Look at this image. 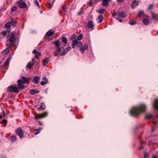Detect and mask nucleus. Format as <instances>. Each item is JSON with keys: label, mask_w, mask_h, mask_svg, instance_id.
Segmentation results:
<instances>
[{"label": "nucleus", "mask_w": 158, "mask_h": 158, "mask_svg": "<svg viewBox=\"0 0 158 158\" xmlns=\"http://www.w3.org/2000/svg\"><path fill=\"white\" fill-rule=\"evenodd\" d=\"M151 143H149V145H150Z\"/></svg>", "instance_id": "nucleus-62"}, {"label": "nucleus", "mask_w": 158, "mask_h": 158, "mask_svg": "<svg viewBox=\"0 0 158 158\" xmlns=\"http://www.w3.org/2000/svg\"><path fill=\"white\" fill-rule=\"evenodd\" d=\"M146 105L143 103L141 104L139 106L132 108L130 111L131 115L136 116L141 112H144L146 110Z\"/></svg>", "instance_id": "nucleus-1"}, {"label": "nucleus", "mask_w": 158, "mask_h": 158, "mask_svg": "<svg viewBox=\"0 0 158 158\" xmlns=\"http://www.w3.org/2000/svg\"><path fill=\"white\" fill-rule=\"evenodd\" d=\"M116 20H118L120 22H121L122 21V20L118 18H116Z\"/></svg>", "instance_id": "nucleus-52"}, {"label": "nucleus", "mask_w": 158, "mask_h": 158, "mask_svg": "<svg viewBox=\"0 0 158 158\" xmlns=\"http://www.w3.org/2000/svg\"><path fill=\"white\" fill-rule=\"evenodd\" d=\"M21 82L23 84H29L30 81L29 79L25 77H22L21 79Z\"/></svg>", "instance_id": "nucleus-11"}, {"label": "nucleus", "mask_w": 158, "mask_h": 158, "mask_svg": "<svg viewBox=\"0 0 158 158\" xmlns=\"http://www.w3.org/2000/svg\"><path fill=\"white\" fill-rule=\"evenodd\" d=\"M2 118V116L1 115H0V119Z\"/></svg>", "instance_id": "nucleus-59"}, {"label": "nucleus", "mask_w": 158, "mask_h": 158, "mask_svg": "<svg viewBox=\"0 0 158 158\" xmlns=\"http://www.w3.org/2000/svg\"><path fill=\"white\" fill-rule=\"evenodd\" d=\"M49 61V59L48 58H46L44 59L43 62V64L44 66H45L48 64Z\"/></svg>", "instance_id": "nucleus-21"}, {"label": "nucleus", "mask_w": 158, "mask_h": 158, "mask_svg": "<svg viewBox=\"0 0 158 158\" xmlns=\"http://www.w3.org/2000/svg\"><path fill=\"white\" fill-rule=\"evenodd\" d=\"M62 50H63L64 51L63 52L60 53V56H64L66 54V52L64 51V48L60 47L59 46L57 47L56 51L58 52H60Z\"/></svg>", "instance_id": "nucleus-10"}, {"label": "nucleus", "mask_w": 158, "mask_h": 158, "mask_svg": "<svg viewBox=\"0 0 158 158\" xmlns=\"http://www.w3.org/2000/svg\"><path fill=\"white\" fill-rule=\"evenodd\" d=\"M46 106L44 103H42L40 105V109L43 110L45 108Z\"/></svg>", "instance_id": "nucleus-35"}, {"label": "nucleus", "mask_w": 158, "mask_h": 158, "mask_svg": "<svg viewBox=\"0 0 158 158\" xmlns=\"http://www.w3.org/2000/svg\"><path fill=\"white\" fill-rule=\"evenodd\" d=\"M30 93L31 94H38L39 93V91L36 89H31L30 90Z\"/></svg>", "instance_id": "nucleus-25"}, {"label": "nucleus", "mask_w": 158, "mask_h": 158, "mask_svg": "<svg viewBox=\"0 0 158 158\" xmlns=\"http://www.w3.org/2000/svg\"><path fill=\"white\" fill-rule=\"evenodd\" d=\"M34 3L35 5H36L37 6H38L39 7V3L38 2L37 0H35L34 1Z\"/></svg>", "instance_id": "nucleus-38"}, {"label": "nucleus", "mask_w": 158, "mask_h": 158, "mask_svg": "<svg viewBox=\"0 0 158 158\" xmlns=\"http://www.w3.org/2000/svg\"><path fill=\"white\" fill-rule=\"evenodd\" d=\"M118 16L124 18L126 16L124 12L118 11Z\"/></svg>", "instance_id": "nucleus-20"}, {"label": "nucleus", "mask_w": 158, "mask_h": 158, "mask_svg": "<svg viewBox=\"0 0 158 158\" xmlns=\"http://www.w3.org/2000/svg\"><path fill=\"white\" fill-rule=\"evenodd\" d=\"M154 129H152V131L153 132L154 131Z\"/></svg>", "instance_id": "nucleus-60"}, {"label": "nucleus", "mask_w": 158, "mask_h": 158, "mask_svg": "<svg viewBox=\"0 0 158 158\" xmlns=\"http://www.w3.org/2000/svg\"><path fill=\"white\" fill-rule=\"evenodd\" d=\"M15 43V35L14 33L12 32L6 41V45L7 46L10 47H12Z\"/></svg>", "instance_id": "nucleus-3"}, {"label": "nucleus", "mask_w": 158, "mask_h": 158, "mask_svg": "<svg viewBox=\"0 0 158 158\" xmlns=\"http://www.w3.org/2000/svg\"><path fill=\"white\" fill-rule=\"evenodd\" d=\"M41 129L40 128V130Z\"/></svg>", "instance_id": "nucleus-63"}, {"label": "nucleus", "mask_w": 158, "mask_h": 158, "mask_svg": "<svg viewBox=\"0 0 158 158\" xmlns=\"http://www.w3.org/2000/svg\"><path fill=\"white\" fill-rule=\"evenodd\" d=\"M151 15L152 17V19L155 21H156V15L153 12H151Z\"/></svg>", "instance_id": "nucleus-30"}, {"label": "nucleus", "mask_w": 158, "mask_h": 158, "mask_svg": "<svg viewBox=\"0 0 158 158\" xmlns=\"http://www.w3.org/2000/svg\"><path fill=\"white\" fill-rule=\"evenodd\" d=\"M16 134L18 135L20 139H22L24 133L21 128L18 127L15 131Z\"/></svg>", "instance_id": "nucleus-5"}, {"label": "nucleus", "mask_w": 158, "mask_h": 158, "mask_svg": "<svg viewBox=\"0 0 158 158\" xmlns=\"http://www.w3.org/2000/svg\"><path fill=\"white\" fill-rule=\"evenodd\" d=\"M139 3V1H138L134 0L133 1L131 6L132 8H134L138 5Z\"/></svg>", "instance_id": "nucleus-17"}, {"label": "nucleus", "mask_w": 158, "mask_h": 158, "mask_svg": "<svg viewBox=\"0 0 158 158\" xmlns=\"http://www.w3.org/2000/svg\"><path fill=\"white\" fill-rule=\"evenodd\" d=\"M39 77H34L32 80V81L35 83L38 84L39 83Z\"/></svg>", "instance_id": "nucleus-19"}, {"label": "nucleus", "mask_w": 158, "mask_h": 158, "mask_svg": "<svg viewBox=\"0 0 158 158\" xmlns=\"http://www.w3.org/2000/svg\"><path fill=\"white\" fill-rule=\"evenodd\" d=\"M55 0H50L48 3V6L49 8H52V5L55 2Z\"/></svg>", "instance_id": "nucleus-23"}, {"label": "nucleus", "mask_w": 158, "mask_h": 158, "mask_svg": "<svg viewBox=\"0 0 158 158\" xmlns=\"http://www.w3.org/2000/svg\"><path fill=\"white\" fill-rule=\"evenodd\" d=\"M92 0H90V6H92Z\"/></svg>", "instance_id": "nucleus-57"}, {"label": "nucleus", "mask_w": 158, "mask_h": 158, "mask_svg": "<svg viewBox=\"0 0 158 158\" xmlns=\"http://www.w3.org/2000/svg\"><path fill=\"white\" fill-rule=\"evenodd\" d=\"M40 133V129H35L33 133L35 135H36Z\"/></svg>", "instance_id": "nucleus-29"}, {"label": "nucleus", "mask_w": 158, "mask_h": 158, "mask_svg": "<svg viewBox=\"0 0 158 158\" xmlns=\"http://www.w3.org/2000/svg\"><path fill=\"white\" fill-rule=\"evenodd\" d=\"M2 114H3V116L5 117L6 116V114H5V112L4 111V110H3V111H2Z\"/></svg>", "instance_id": "nucleus-55"}, {"label": "nucleus", "mask_w": 158, "mask_h": 158, "mask_svg": "<svg viewBox=\"0 0 158 158\" xmlns=\"http://www.w3.org/2000/svg\"><path fill=\"white\" fill-rule=\"evenodd\" d=\"M148 154L147 153L144 152V158H148Z\"/></svg>", "instance_id": "nucleus-43"}, {"label": "nucleus", "mask_w": 158, "mask_h": 158, "mask_svg": "<svg viewBox=\"0 0 158 158\" xmlns=\"http://www.w3.org/2000/svg\"><path fill=\"white\" fill-rule=\"evenodd\" d=\"M61 40L62 42L64 43L65 44H66L67 43V39L65 37H63L61 38Z\"/></svg>", "instance_id": "nucleus-33"}, {"label": "nucleus", "mask_w": 158, "mask_h": 158, "mask_svg": "<svg viewBox=\"0 0 158 158\" xmlns=\"http://www.w3.org/2000/svg\"><path fill=\"white\" fill-rule=\"evenodd\" d=\"M62 9L64 10H66V7H65L64 6H63L62 7Z\"/></svg>", "instance_id": "nucleus-56"}, {"label": "nucleus", "mask_w": 158, "mask_h": 158, "mask_svg": "<svg viewBox=\"0 0 158 158\" xmlns=\"http://www.w3.org/2000/svg\"><path fill=\"white\" fill-rule=\"evenodd\" d=\"M34 117L35 119H38L40 118V115L38 114H37V115H35Z\"/></svg>", "instance_id": "nucleus-42"}, {"label": "nucleus", "mask_w": 158, "mask_h": 158, "mask_svg": "<svg viewBox=\"0 0 158 158\" xmlns=\"http://www.w3.org/2000/svg\"><path fill=\"white\" fill-rule=\"evenodd\" d=\"M71 47L70 46H69L66 48V50L67 51V52H68L71 49Z\"/></svg>", "instance_id": "nucleus-46"}, {"label": "nucleus", "mask_w": 158, "mask_h": 158, "mask_svg": "<svg viewBox=\"0 0 158 158\" xmlns=\"http://www.w3.org/2000/svg\"><path fill=\"white\" fill-rule=\"evenodd\" d=\"M82 11L81 10L78 13V15H80L82 13Z\"/></svg>", "instance_id": "nucleus-50"}, {"label": "nucleus", "mask_w": 158, "mask_h": 158, "mask_svg": "<svg viewBox=\"0 0 158 158\" xmlns=\"http://www.w3.org/2000/svg\"><path fill=\"white\" fill-rule=\"evenodd\" d=\"M17 24V23L16 22L12 20L11 21H9L6 24L5 27H10V26L12 25L13 27H15Z\"/></svg>", "instance_id": "nucleus-9"}, {"label": "nucleus", "mask_w": 158, "mask_h": 158, "mask_svg": "<svg viewBox=\"0 0 158 158\" xmlns=\"http://www.w3.org/2000/svg\"><path fill=\"white\" fill-rule=\"evenodd\" d=\"M43 81L41 82L40 84L42 85H43L46 84L48 83V80L45 77H44L42 79Z\"/></svg>", "instance_id": "nucleus-15"}, {"label": "nucleus", "mask_w": 158, "mask_h": 158, "mask_svg": "<svg viewBox=\"0 0 158 158\" xmlns=\"http://www.w3.org/2000/svg\"><path fill=\"white\" fill-rule=\"evenodd\" d=\"M152 158H158V156L157 155L153 156Z\"/></svg>", "instance_id": "nucleus-53"}, {"label": "nucleus", "mask_w": 158, "mask_h": 158, "mask_svg": "<svg viewBox=\"0 0 158 158\" xmlns=\"http://www.w3.org/2000/svg\"><path fill=\"white\" fill-rule=\"evenodd\" d=\"M1 62L0 61V64H1Z\"/></svg>", "instance_id": "nucleus-64"}, {"label": "nucleus", "mask_w": 158, "mask_h": 158, "mask_svg": "<svg viewBox=\"0 0 158 158\" xmlns=\"http://www.w3.org/2000/svg\"><path fill=\"white\" fill-rule=\"evenodd\" d=\"M10 48V47H9L8 46V48L5 50L4 52H5L6 53H8L9 51V48Z\"/></svg>", "instance_id": "nucleus-44"}, {"label": "nucleus", "mask_w": 158, "mask_h": 158, "mask_svg": "<svg viewBox=\"0 0 158 158\" xmlns=\"http://www.w3.org/2000/svg\"><path fill=\"white\" fill-rule=\"evenodd\" d=\"M17 9V8L16 6H14L11 9V11L13 12L15 11Z\"/></svg>", "instance_id": "nucleus-41"}, {"label": "nucleus", "mask_w": 158, "mask_h": 158, "mask_svg": "<svg viewBox=\"0 0 158 158\" xmlns=\"http://www.w3.org/2000/svg\"><path fill=\"white\" fill-rule=\"evenodd\" d=\"M152 117V116L150 114H147L146 115L145 117L147 119H149Z\"/></svg>", "instance_id": "nucleus-39"}, {"label": "nucleus", "mask_w": 158, "mask_h": 158, "mask_svg": "<svg viewBox=\"0 0 158 158\" xmlns=\"http://www.w3.org/2000/svg\"><path fill=\"white\" fill-rule=\"evenodd\" d=\"M42 123H41V122H40V125H42Z\"/></svg>", "instance_id": "nucleus-61"}, {"label": "nucleus", "mask_w": 158, "mask_h": 158, "mask_svg": "<svg viewBox=\"0 0 158 158\" xmlns=\"http://www.w3.org/2000/svg\"><path fill=\"white\" fill-rule=\"evenodd\" d=\"M6 29L5 31L1 32L0 33V35H2L4 37L7 36V37L11 31L10 27H5Z\"/></svg>", "instance_id": "nucleus-6"}, {"label": "nucleus", "mask_w": 158, "mask_h": 158, "mask_svg": "<svg viewBox=\"0 0 158 158\" xmlns=\"http://www.w3.org/2000/svg\"><path fill=\"white\" fill-rule=\"evenodd\" d=\"M143 10H139L137 14V16L140 17L142 15L143 13Z\"/></svg>", "instance_id": "nucleus-34"}, {"label": "nucleus", "mask_w": 158, "mask_h": 158, "mask_svg": "<svg viewBox=\"0 0 158 158\" xmlns=\"http://www.w3.org/2000/svg\"><path fill=\"white\" fill-rule=\"evenodd\" d=\"M38 52L36 50H34L33 51V53L35 54H38Z\"/></svg>", "instance_id": "nucleus-47"}, {"label": "nucleus", "mask_w": 158, "mask_h": 158, "mask_svg": "<svg viewBox=\"0 0 158 158\" xmlns=\"http://www.w3.org/2000/svg\"><path fill=\"white\" fill-rule=\"evenodd\" d=\"M47 115V113L46 112H44V113L40 114V118H44Z\"/></svg>", "instance_id": "nucleus-31"}, {"label": "nucleus", "mask_w": 158, "mask_h": 158, "mask_svg": "<svg viewBox=\"0 0 158 158\" xmlns=\"http://www.w3.org/2000/svg\"><path fill=\"white\" fill-rule=\"evenodd\" d=\"M32 63L29 62L26 66V69H30L32 67V65L35 64V58H33L32 60Z\"/></svg>", "instance_id": "nucleus-12"}, {"label": "nucleus", "mask_w": 158, "mask_h": 158, "mask_svg": "<svg viewBox=\"0 0 158 158\" xmlns=\"http://www.w3.org/2000/svg\"><path fill=\"white\" fill-rule=\"evenodd\" d=\"M55 33V31H52V29H50L46 33V35L49 37L48 38V41H50L53 39V37L52 36V35Z\"/></svg>", "instance_id": "nucleus-8"}, {"label": "nucleus", "mask_w": 158, "mask_h": 158, "mask_svg": "<svg viewBox=\"0 0 158 158\" xmlns=\"http://www.w3.org/2000/svg\"><path fill=\"white\" fill-rule=\"evenodd\" d=\"M143 143H142V142H141V148H143Z\"/></svg>", "instance_id": "nucleus-58"}, {"label": "nucleus", "mask_w": 158, "mask_h": 158, "mask_svg": "<svg viewBox=\"0 0 158 158\" xmlns=\"http://www.w3.org/2000/svg\"><path fill=\"white\" fill-rule=\"evenodd\" d=\"M19 8H25L27 7V5L24 2V0H20L17 3Z\"/></svg>", "instance_id": "nucleus-7"}, {"label": "nucleus", "mask_w": 158, "mask_h": 158, "mask_svg": "<svg viewBox=\"0 0 158 158\" xmlns=\"http://www.w3.org/2000/svg\"><path fill=\"white\" fill-rule=\"evenodd\" d=\"M143 22L144 24L147 25L149 24V21L148 19L145 18L143 20Z\"/></svg>", "instance_id": "nucleus-26"}, {"label": "nucleus", "mask_w": 158, "mask_h": 158, "mask_svg": "<svg viewBox=\"0 0 158 158\" xmlns=\"http://www.w3.org/2000/svg\"><path fill=\"white\" fill-rule=\"evenodd\" d=\"M10 60V58L7 59L4 63V64L2 66H0V70L2 68L5 67L6 66L9 65Z\"/></svg>", "instance_id": "nucleus-16"}, {"label": "nucleus", "mask_w": 158, "mask_h": 158, "mask_svg": "<svg viewBox=\"0 0 158 158\" xmlns=\"http://www.w3.org/2000/svg\"><path fill=\"white\" fill-rule=\"evenodd\" d=\"M18 83L17 86L19 89H23L24 88V86L23 85V83L21 82V79L18 81Z\"/></svg>", "instance_id": "nucleus-14"}, {"label": "nucleus", "mask_w": 158, "mask_h": 158, "mask_svg": "<svg viewBox=\"0 0 158 158\" xmlns=\"http://www.w3.org/2000/svg\"><path fill=\"white\" fill-rule=\"evenodd\" d=\"M77 45L78 47L80 48V50L82 53H83L84 51L86 50L88 48L87 44H84L83 47L81 41H78L77 40H73L72 45L73 48H74Z\"/></svg>", "instance_id": "nucleus-2"}, {"label": "nucleus", "mask_w": 158, "mask_h": 158, "mask_svg": "<svg viewBox=\"0 0 158 158\" xmlns=\"http://www.w3.org/2000/svg\"><path fill=\"white\" fill-rule=\"evenodd\" d=\"M105 10V9H101L99 10H97L96 12L99 14H102L103 13Z\"/></svg>", "instance_id": "nucleus-28"}, {"label": "nucleus", "mask_w": 158, "mask_h": 158, "mask_svg": "<svg viewBox=\"0 0 158 158\" xmlns=\"http://www.w3.org/2000/svg\"><path fill=\"white\" fill-rule=\"evenodd\" d=\"M117 15V14H116V13H114V14L112 15V16H113V17L114 18H115V19H116V18L115 17V15Z\"/></svg>", "instance_id": "nucleus-54"}, {"label": "nucleus", "mask_w": 158, "mask_h": 158, "mask_svg": "<svg viewBox=\"0 0 158 158\" xmlns=\"http://www.w3.org/2000/svg\"><path fill=\"white\" fill-rule=\"evenodd\" d=\"M7 120L5 119V120H4L2 122V124L4 123L5 124H6L7 123Z\"/></svg>", "instance_id": "nucleus-49"}, {"label": "nucleus", "mask_w": 158, "mask_h": 158, "mask_svg": "<svg viewBox=\"0 0 158 158\" xmlns=\"http://www.w3.org/2000/svg\"><path fill=\"white\" fill-rule=\"evenodd\" d=\"M153 7V5L152 4H150L148 6V9L149 10H151V9H152Z\"/></svg>", "instance_id": "nucleus-40"}, {"label": "nucleus", "mask_w": 158, "mask_h": 158, "mask_svg": "<svg viewBox=\"0 0 158 158\" xmlns=\"http://www.w3.org/2000/svg\"><path fill=\"white\" fill-rule=\"evenodd\" d=\"M54 44L56 47H58L59 46V41L58 40H56L53 42Z\"/></svg>", "instance_id": "nucleus-32"}, {"label": "nucleus", "mask_w": 158, "mask_h": 158, "mask_svg": "<svg viewBox=\"0 0 158 158\" xmlns=\"http://www.w3.org/2000/svg\"><path fill=\"white\" fill-rule=\"evenodd\" d=\"M124 0H117V2L119 3H122Z\"/></svg>", "instance_id": "nucleus-45"}, {"label": "nucleus", "mask_w": 158, "mask_h": 158, "mask_svg": "<svg viewBox=\"0 0 158 158\" xmlns=\"http://www.w3.org/2000/svg\"><path fill=\"white\" fill-rule=\"evenodd\" d=\"M0 158H6V157L4 155H1L0 156Z\"/></svg>", "instance_id": "nucleus-51"}, {"label": "nucleus", "mask_w": 158, "mask_h": 158, "mask_svg": "<svg viewBox=\"0 0 158 158\" xmlns=\"http://www.w3.org/2000/svg\"><path fill=\"white\" fill-rule=\"evenodd\" d=\"M35 57L36 59H38L39 57H40V53H38L37 55H35Z\"/></svg>", "instance_id": "nucleus-48"}, {"label": "nucleus", "mask_w": 158, "mask_h": 158, "mask_svg": "<svg viewBox=\"0 0 158 158\" xmlns=\"http://www.w3.org/2000/svg\"><path fill=\"white\" fill-rule=\"evenodd\" d=\"M8 91L10 92H14L15 93H18L19 90L18 88L16 86H14L13 85H11L8 87L7 89Z\"/></svg>", "instance_id": "nucleus-4"}, {"label": "nucleus", "mask_w": 158, "mask_h": 158, "mask_svg": "<svg viewBox=\"0 0 158 158\" xmlns=\"http://www.w3.org/2000/svg\"><path fill=\"white\" fill-rule=\"evenodd\" d=\"M129 23L131 25H134L135 24V23L134 21L131 20L129 22Z\"/></svg>", "instance_id": "nucleus-37"}, {"label": "nucleus", "mask_w": 158, "mask_h": 158, "mask_svg": "<svg viewBox=\"0 0 158 158\" xmlns=\"http://www.w3.org/2000/svg\"><path fill=\"white\" fill-rule=\"evenodd\" d=\"M108 0H103L102 5L105 7H107L108 5Z\"/></svg>", "instance_id": "nucleus-22"}, {"label": "nucleus", "mask_w": 158, "mask_h": 158, "mask_svg": "<svg viewBox=\"0 0 158 158\" xmlns=\"http://www.w3.org/2000/svg\"><path fill=\"white\" fill-rule=\"evenodd\" d=\"M152 106L155 109L158 110V98H156L154 102L152 103Z\"/></svg>", "instance_id": "nucleus-13"}, {"label": "nucleus", "mask_w": 158, "mask_h": 158, "mask_svg": "<svg viewBox=\"0 0 158 158\" xmlns=\"http://www.w3.org/2000/svg\"><path fill=\"white\" fill-rule=\"evenodd\" d=\"M94 26V24L92 21L89 22L88 23V27L89 29H91L92 30L93 29Z\"/></svg>", "instance_id": "nucleus-18"}, {"label": "nucleus", "mask_w": 158, "mask_h": 158, "mask_svg": "<svg viewBox=\"0 0 158 158\" xmlns=\"http://www.w3.org/2000/svg\"><path fill=\"white\" fill-rule=\"evenodd\" d=\"M82 38V35L81 34H79L77 36V39L78 40H81Z\"/></svg>", "instance_id": "nucleus-36"}, {"label": "nucleus", "mask_w": 158, "mask_h": 158, "mask_svg": "<svg viewBox=\"0 0 158 158\" xmlns=\"http://www.w3.org/2000/svg\"><path fill=\"white\" fill-rule=\"evenodd\" d=\"M103 19V17L102 16V15H99L97 19V22L99 23H101Z\"/></svg>", "instance_id": "nucleus-24"}, {"label": "nucleus", "mask_w": 158, "mask_h": 158, "mask_svg": "<svg viewBox=\"0 0 158 158\" xmlns=\"http://www.w3.org/2000/svg\"><path fill=\"white\" fill-rule=\"evenodd\" d=\"M10 139L12 142L14 143L16 141V137L15 136H12L10 137Z\"/></svg>", "instance_id": "nucleus-27"}]
</instances>
